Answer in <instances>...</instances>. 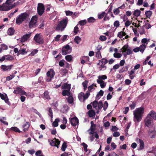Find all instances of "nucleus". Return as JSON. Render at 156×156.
I'll return each instance as SVG.
<instances>
[{
    "instance_id": "nucleus-1",
    "label": "nucleus",
    "mask_w": 156,
    "mask_h": 156,
    "mask_svg": "<svg viewBox=\"0 0 156 156\" xmlns=\"http://www.w3.org/2000/svg\"><path fill=\"white\" fill-rule=\"evenodd\" d=\"M144 108L140 107L136 109L135 111L134 112V120L135 122H139L141 119L143 115L144 112Z\"/></svg>"
},
{
    "instance_id": "nucleus-2",
    "label": "nucleus",
    "mask_w": 156,
    "mask_h": 156,
    "mask_svg": "<svg viewBox=\"0 0 156 156\" xmlns=\"http://www.w3.org/2000/svg\"><path fill=\"white\" fill-rule=\"evenodd\" d=\"M68 23L67 19H64L59 22L55 30L57 31H62L66 27Z\"/></svg>"
},
{
    "instance_id": "nucleus-3",
    "label": "nucleus",
    "mask_w": 156,
    "mask_h": 156,
    "mask_svg": "<svg viewBox=\"0 0 156 156\" xmlns=\"http://www.w3.org/2000/svg\"><path fill=\"white\" fill-rule=\"evenodd\" d=\"M72 51V47H70L69 45L67 44L62 47V55H65L71 53Z\"/></svg>"
},
{
    "instance_id": "nucleus-4",
    "label": "nucleus",
    "mask_w": 156,
    "mask_h": 156,
    "mask_svg": "<svg viewBox=\"0 0 156 156\" xmlns=\"http://www.w3.org/2000/svg\"><path fill=\"white\" fill-rule=\"evenodd\" d=\"M34 39L35 41L40 44L44 43V40L42 36L40 34H37L34 36Z\"/></svg>"
},
{
    "instance_id": "nucleus-5",
    "label": "nucleus",
    "mask_w": 156,
    "mask_h": 156,
    "mask_svg": "<svg viewBox=\"0 0 156 156\" xmlns=\"http://www.w3.org/2000/svg\"><path fill=\"white\" fill-rule=\"evenodd\" d=\"M45 8L44 5L41 3L38 4L37 11L38 14L40 16H41L44 12Z\"/></svg>"
},
{
    "instance_id": "nucleus-6",
    "label": "nucleus",
    "mask_w": 156,
    "mask_h": 156,
    "mask_svg": "<svg viewBox=\"0 0 156 156\" xmlns=\"http://www.w3.org/2000/svg\"><path fill=\"white\" fill-rule=\"evenodd\" d=\"M120 52L122 53L127 52L128 55H130L132 53V51L131 49L129 48V47L127 44H126L123 46L121 49Z\"/></svg>"
},
{
    "instance_id": "nucleus-7",
    "label": "nucleus",
    "mask_w": 156,
    "mask_h": 156,
    "mask_svg": "<svg viewBox=\"0 0 156 156\" xmlns=\"http://www.w3.org/2000/svg\"><path fill=\"white\" fill-rule=\"evenodd\" d=\"M46 75L47 77H48V78L47 79L46 81L50 82L54 77L55 75V72L52 69H51L49 71L47 72Z\"/></svg>"
},
{
    "instance_id": "nucleus-8",
    "label": "nucleus",
    "mask_w": 156,
    "mask_h": 156,
    "mask_svg": "<svg viewBox=\"0 0 156 156\" xmlns=\"http://www.w3.org/2000/svg\"><path fill=\"white\" fill-rule=\"evenodd\" d=\"M37 20V16H33L29 23V27L31 28L34 27L36 24Z\"/></svg>"
},
{
    "instance_id": "nucleus-9",
    "label": "nucleus",
    "mask_w": 156,
    "mask_h": 156,
    "mask_svg": "<svg viewBox=\"0 0 156 156\" xmlns=\"http://www.w3.org/2000/svg\"><path fill=\"white\" fill-rule=\"evenodd\" d=\"M54 140H51V142L50 143V145L52 146H55L57 147V148H58V146L60 143V141L58 139H56L55 137L54 138Z\"/></svg>"
},
{
    "instance_id": "nucleus-10",
    "label": "nucleus",
    "mask_w": 156,
    "mask_h": 156,
    "mask_svg": "<svg viewBox=\"0 0 156 156\" xmlns=\"http://www.w3.org/2000/svg\"><path fill=\"white\" fill-rule=\"evenodd\" d=\"M13 66V65H11L8 66L2 65L1 66V69L3 71H9L11 70Z\"/></svg>"
},
{
    "instance_id": "nucleus-11",
    "label": "nucleus",
    "mask_w": 156,
    "mask_h": 156,
    "mask_svg": "<svg viewBox=\"0 0 156 156\" xmlns=\"http://www.w3.org/2000/svg\"><path fill=\"white\" fill-rule=\"evenodd\" d=\"M70 123L72 126H75L79 123L78 119L76 117L72 118L70 119Z\"/></svg>"
},
{
    "instance_id": "nucleus-12",
    "label": "nucleus",
    "mask_w": 156,
    "mask_h": 156,
    "mask_svg": "<svg viewBox=\"0 0 156 156\" xmlns=\"http://www.w3.org/2000/svg\"><path fill=\"white\" fill-rule=\"evenodd\" d=\"M31 33L29 34H26L23 35L21 38L20 41L21 42H24L27 41L30 37Z\"/></svg>"
},
{
    "instance_id": "nucleus-13",
    "label": "nucleus",
    "mask_w": 156,
    "mask_h": 156,
    "mask_svg": "<svg viewBox=\"0 0 156 156\" xmlns=\"http://www.w3.org/2000/svg\"><path fill=\"white\" fill-rule=\"evenodd\" d=\"M147 116L148 118L156 120V113L154 111H151L147 115Z\"/></svg>"
},
{
    "instance_id": "nucleus-14",
    "label": "nucleus",
    "mask_w": 156,
    "mask_h": 156,
    "mask_svg": "<svg viewBox=\"0 0 156 156\" xmlns=\"http://www.w3.org/2000/svg\"><path fill=\"white\" fill-rule=\"evenodd\" d=\"M144 122L146 126L148 127L149 126L151 125V124L153 122V120L150 118H148L147 116L146 118L145 119Z\"/></svg>"
},
{
    "instance_id": "nucleus-15",
    "label": "nucleus",
    "mask_w": 156,
    "mask_h": 156,
    "mask_svg": "<svg viewBox=\"0 0 156 156\" xmlns=\"http://www.w3.org/2000/svg\"><path fill=\"white\" fill-rule=\"evenodd\" d=\"M11 4L6 3L2 4L3 9H2V11H7L11 9L10 5Z\"/></svg>"
},
{
    "instance_id": "nucleus-16",
    "label": "nucleus",
    "mask_w": 156,
    "mask_h": 156,
    "mask_svg": "<svg viewBox=\"0 0 156 156\" xmlns=\"http://www.w3.org/2000/svg\"><path fill=\"white\" fill-rule=\"evenodd\" d=\"M24 21L22 18V16H21V14L19 15L18 17L16 18V24L18 25L21 24L22 23V22Z\"/></svg>"
},
{
    "instance_id": "nucleus-17",
    "label": "nucleus",
    "mask_w": 156,
    "mask_h": 156,
    "mask_svg": "<svg viewBox=\"0 0 156 156\" xmlns=\"http://www.w3.org/2000/svg\"><path fill=\"white\" fill-rule=\"evenodd\" d=\"M71 84H68L67 83H66L63 84V85L62 86L61 88L62 89L66 90H70L71 89Z\"/></svg>"
},
{
    "instance_id": "nucleus-18",
    "label": "nucleus",
    "mask_w": 156,
    "mask_h": 156,
    "mask_svg": "<svg viewBox=\"0 0 156 156\" xmlns=\"http://www.w3.org/2000/svg\"><path fill=\"white\" fill-rule=\"evenodd\" d=\"M138 140V142L140 143L139 148V150H141L144 149V143L143 140L140 139H137Z\"/></svg>"
},
{
    "instance_id": "nucleus-19",
    "label": "nucleus",
    "mask_w": 156,
    "mask_h": 156,
    "mask_svg": "<svg viewBox=\"0 0 156 156\" xmlns=\"http://www.w3.org/2000/svg\"><path fill=\"white\" fill-rule=\"evenodd\" d=\"M15 30L13 27L9 28L7 30V33L8 35L12 36L14 34Z\"/></svg>"
},
{
    "instance_id": "nucleus-20",
    "label": "nucleus",
    "mask_w": 156,
    "mask_h": 156,
    "mask_svg": "<svg viewBox=\"0 0 156 156\" xmlns=\"http://www.w3.org/2000/svg\"><path fill=\"white\" fill-rule=\"evenodd\" d=\"M21 15L24 21L29 19V14L26 12L22 13L21 14Z\"/></svg>"
},
{
    "instance_id": "nucleus-21",
    "label": "nucleus",
    "mask_w": 156,
    "mask_h": 156,
    "mask_svg": "<svg viewBox=\"0 0 156 156\" xmlns=\"http://www.w3.org/2000/svg\"><path fill=\"white\" fill-rule=\"evenodd\" d=\"M62 94L63 96H69L71 95L72 94L70 92V90H64L62 92Z\"/></svg>"
},
{
    "instance_id": "nucleus-22",
    "label": "nucleus",
    "mask_w": 156,
    "mask_h": 156,
    "mask_svg": "<svg viewBox=\"0 0 156 156\" xmlns=\"http://www.w3.org/2000/svg\"><path fill=\"white\" fill-rule=\"evenodd\" d=\"M107 78V76L106 75H102L98 76V79L97 80V81H103V80H105Z\"/></svg>"
},
{
    "instance_id": "nucleus-23",
    "label": "nucleus",
    "mask_w": 156,
    "mask_h": 156,
    "mask_svg": "<svg viewBox=\"0 0 156 156\" xmlns=\"http://www.w3.org/2000/svg\"><path fill=\"white\" fill-rule=\"evenodd\" d=\"M30 126V124L29 122H27L26 124H24L23 126V131L24 132H26L28 130V128Z\"/></svg>"
},
{
    "instance_id": "nucleus-24",
    "label": "nucleus",
    "mask_w": 156,
    "mask_h": 156,
    "mask_svg": "<svg viewBox=\"0 0 156 156\" xmlns=\"http://www.w3.org/2000/svg\"><path fill=\"white\" fill-rule=\"evenodd\" d=\"M108 62V61L107 59L106 58H104L99 60V62L97 64V65H99L100 64V63H101V64L105 65Z\"/></svg>"
},
{
    "instance_id": "nucleus-25",
    "label": "nucleus",
    "mask_w": 156,
    "mask_h": 156,
    "mask_svg": "<svg viewBox=\"0 0 156 156\" xmlns=\"http://www.w3.org/2000/svg\"><path fill=\"white\" fill-rule=\"evenodd\" d=\"M97 82L98 84H100V86L101 88H104L106 85V82L104 81L98 80V82Z\"/></svg>"
},
{
    "instance_id": "nucleus-26",
    "label": "nucleus",
    "mask_w": 156,
    "mask_h": 156,
    "mask_svg": "<svg viewBox=\"0 0 156 156\" xmlns=\"http://www.w3.org/2000/svg\"><path fill=\"white\" fill-rule=\"evenodd\" d=\"M91 126L90 129L92 132H94L96 129V125L94 124V122L93 121L90 122Z\"/></svg>"
},
{
    "instance_id": "nucleus-27",
    "label": "nucleus",
    "mask_w": 156,
    "mask_h": 156,
    "mask_svg": "<svg viewBox=\"0 0 156 156\" xmlns=\"http://www.w3.org/2000/svg\"><path fill=\"white\" fill-rule=\"evenodd\" d=\"M88 115L90 117H91L95 116V112L94 110H90L88 112Z\"/></svg>"
},
{
    "instance_id": "nucleus-28",
    "label": "nucleus",
    "mask_w": 156,
    "mask_h": 156,
    "mask_svg": "<svg viewBox=\"0 0 156 156\" xmlns=\"http://www.w3.org/2000/svg\"><path fill=\"white\" fill-rule=\"evenodd\" d=\"M67 101L69 104H72L73 103L74 99L72 94L69 96L67 98Z\"/></svg>"
},
{
    "instance_id": "nucleus-29",
    "label": "nucleus",
    "mask_w": 156,
    "mask_h": 156,
    "mask_svg": "<svg viewBox=\"0 0 156 156\" xmlns=\"http://www.w3.org/2000/svg\"><path fill=\"white\" fill-rule=\"evenodd\" d=\"M43 95L44 98V99L48 100L50 99V97L49 94V92L48 91H45L43 94Z\"/></svg>"
},
{
    "instance_id": "nucleus-30",
    "label": "nucleus",
    "mask_w": 156,
    "mask_h": 156,
    "mask_svg": "<svg viewBox=\"0 0 156 156\" xmlns=\"http://www.w3.org/2000/svg\"><path fill=\"white\" fill-rule=\"evenodd\" d=\"M83 96H84V93L81 92L78 94V98L80 101L84 102L83 101Z\"/></svg>"
},
{
    "instance_id": "nucleus-31",
    "label": "nucleus",
    "mask_w": 156,
    "mask_h": 156,
    "mask_svg": "<svg viewBox=\"0 0 156 156\" xmlns=\"http://www.w3.org/2000/svg\"><path fill=\"white\" fill-rule=\"evenodd\" d=\"M105 12H103L101 13H99L98 15V18L99 20L102 19L105 15Z\"/></svg>"
},
{
    "instance_id": "nucleus-32",
    "label": "nucleus",
    "mask_w": 156,
    "mask_h": 156,
    "mask_svg": "<svg viewBox=\"0 0 156 156\" xmlns=\"http://www.w3.org/2000/svg\"><path fill=\"white\" fill-rule=\"evenodd\" d=\"M146 45L144 44H142L140 45V47H139L140 48V51L143 53L145 49L146 48Z\"/></svg>"
},
{
    "instance_id": "nucleus-33",
    "label": "nucleus",
    "mask_w": 156,
    "mask_h": 156,
    "mask_svg": "<svg viewBox=\"0 0 156 156\" xmlns=\"http://www.w3.org/2000/svg\"><path fill=\"white\" fill-rule=\"evenodd\" d=\"M27 52L26 51V49L23 48L19 50L17 53V55H19L20 54L23 55L27 54Z\"/></svg>"
},
{
    "instance_id": "nucleus-34",
    "label": "nucleus",
    "mask_w": 156,
    "mask_h": 156,
    "mask_svg": "<svg viewBox=\"0 0 156 156\" xmlns=\"http://www.w3.org/2000/svg\"><path fill=\"white\" fill-rule=\"evenodd\" d=\"M140 13L141 12L140 10L136 9L134 11L133 14L135 16L138 17L140 15Z\"/></svg>"
},
{
    "instance_id": "nucleus-35",
    "label": "nucleus",
    "mask_w": 156,
    "mask_h": 156,
    "mask_svg": "<svg viewBox=\"0 0 156 156\" xmlns=\"http://www.w3.org/2000/svg\"><path fill=\"white\" fill-rule=\"evenodd\" d=\"M90 94V92L88 91H87L85 94H84V96H83V101L84 102L85 101V100L87 99V98H88V97L89 96Z\"/></svg>"
},
{
    "instance_id": "nucleus-36",
    "label": "nucleus",
    "mask_w": 156,
    "mask_h": 156,
    "mask_svg": "<svg viewBox=\"0 0 156 156\" xmlns=\"http://www.w3.org/2000/svg\"><path fill=\"white\" fill-rule=\"evenodd\" d=\"M152 13V12L151 11H146L145 12V14L147 18H150L151 16Z\"/></svg>"
},
{
    "instance_id": "nucleus-37",
    "label": "nucleus",
    "mask_w": 156,
    "mask_h": 156,
    "mask_svg": "<svg viewBox=\"0 0 156 156\" xmlns=\"http://www.w3.org/2000/svg\"><path fill=\"white\" fill-rule=\"evenodd\" d=\"M99 70L100 71H104L106 69L107 66H105V65L101 64L100 65V67H99Z\"/></svg>"
},
{
    "instance_id": "nucleus-38",
    "label": "nucleus",
    "mask_w": 156,
    "mask_h": 156,
    "mask_svg": "<svg viewBox=\"0 0 156 156\" xmlns=\"http://www.w3.org/2000/svg\"><path fill=\"white\" fill-rule=\"evenodd\" d=\"M87 22L89 23H94L96 21V19L93 17H90L87 19Z\"/></svg>"
},
{
    "instance_id": "nucleus-39",
    "label": "nucleus",
    "mask_w": 156,
    "mask_h": 156,
    "mask_svg": "<svg viewBox=\"0 0 156 156\" xmlns=\"http://www.w3.org/2000/svg\"><path fill=\"white\" fill-rule=\"evenodd\" d=\"M128 67L127 66H124L122 69L119 70V73H123L128 70Z\"/></svg>"
},
{
    "instance_id": "nucleus-40",
    "label": "nucleus",
    "mask_w": 156,
    "mask_h": 156,
    "mask_svg": "<svg viewBox=\"0 0 156 156\" xmlns=\"http://www.w3.org/2000/svg\"><path fill=\"white\" fill-rule=\"evenodd\" d=\"M74 41L75 42L78 44L80 42L81 38L78 36H76L74 39Z\"/></svg>"
},
{
    "instance_id": "nucleus-41",
    "label": "nucleus",
    "mask_w": 156,
    "mask_h": 156,
    "mask_svg": "<svg viewBox=\"0 0 156 156\" xmlns=\"http://www.w3.org/2000/svg\"><path fill=\"white\" fill-rule=\"evenodd\" d=\"M59 121V119H55V121H54L53 123V126L55 127H57L58 126V122Z\"/></svg>"
},
{
    "instance_id": "nucleus-42",
    "label": "nucleus",
    "mask_w": 156,
    "mask_h": 156,
    "mask_svg": "<svg viewBox=\"0 0 156 156\" xmlns=\"http://www.w3.org/2000/svg\"><path fill=\"white\" fill-rule=\"evenodd\" d=\"M67 143L64 142L63 143L62 145V146L61 150L63 151H65L66 148L67 147Z\"/></svg>"
},
{
    "instance_id": "nucleus-43",
    "label": "nucleus",
    "mask_w": 156,
    "mask_h": 156,
    "mask_svg": "<svg viewBox=\"0 0 156 156\" xmlns=\"http://www.w3.org/2000/svg\"><path fill=\"white\" fill-rule=\"evenodd\" d=\"M48 115L51 117V119L53 118V112L52 111L51 108H48Z\"/></svg>"
},
{
    "instance_id": "nucleus-44",
    "label": "nucleus",
    "mask_w": 156,
    "mask_h": 156,
    "mask_svg": "<svg viewBox=\"0 0 156 156\" xmlns=\"http://www.w3.org/2000/svg\"><path fill=\"white\" fill-rule=\"evenodd\" d=\"M87 21L86 20H81L78 23L80 25V26H84V25H85L87 23Z\"/></svg>"
},
{
    "instance_id": "nucleus-45",
    "label": "nucleus",
    "mask_w": 156,
    "mask_h": 156,
    "mask_svg": "<svg viewBox=\"0 0 156 156\" xmlns=\"http://www.w3.org/2000/svg\"><path fill=\"white\" fill-rule=\"evenodd\" d=\"M72 56L71 55H67L65 57V58L66 60L69 62H71L72 59Z\"/></svg>"
},
{
    "instance_id": "nucleus-46",
    "label": "nucleus",
    "mask_w": 156,
    "mask_h": 156,
    "mask_svg": "<svg viewBox=\"0 0 156 156\" xmlns=\"http://www.w3.org/2000/svg\"><path fill=\"white\" fill-rule=\"evenodd\" d=\"M11 129L16 132H18L20 133L21 132L20 130L19 129L16 127H12L11 128Z\"/></svg>"
},
{
    "instance_id": "nucleus-47",
    "label": "nucleus",
    "mask_w": 156,
    "mask_h": 156,
    "mask_svg": "<svg viewBox=\"0 0 156 156\" xmlns=\"http://www.w3.org/2000/svg\"><path fill=\"white\" fill-rule=\"evenodd\" d=\"M122 56V54L119 53H115L113 54L114 57L116 58H119Z\"/></svg>"
},
{
    "instance_id": "nucleus-48",
    "label": "nucleus",
    "mask_w": 156,
    "mask_h": 156,
    "mask_svg": "<svg viewBox=\"0 0 156 156\" xmlns=\"http://www.w3.org/2000/svg\"><path fill=\"white\" fill-rule=\"evenodd\" d=\"M5 59L9 60V61H12L14 59L13 57L11 55H5Z\"/></svg>"
},
{
    "instance_id": "nucleus-49",
    "label": "nucleus",
    "mask_w": 156,
    "mask_h": 156,
    "mask_svg": "<svg viewBox=\"0 0 156 156\" xmlns=\"http://www.w3.org/2000/svg\"><path fill=\"white\" fill-rule=\"evenodd\" d=\"M150 135L151 136V138H154L156 134V131L155 129H154L151 131H150Z\"/></svg>"
},
{
    "instance_id": "nucleus-50",
    "label": "nucleus",
    "mask_w": 156,
    "mask_h": 156,
    "mask_svg": "<svg viewBox=\"0 0 156 156\" xmlns=\"http://www.w3.org/2000/svg\"><path fill=\"white\" fill-rule=\"evenodd\" d=\"M91 104H92L93 107L94 108H95L97 106L98 102L97 101L95 100L93 102H91Z\"/></svg>"
},
{
    "instance_id": "nucleus-51",
    "label": "nucleus",
    "mask_w": 156,
    "mask_h": 156,
    "mask_svg": "<svg viewBox=\"0 0 156 156\" xmlns=\"http://www.w3.org/2000/svg\"><path fill=\"white\" fill-rule=\"evenodd\" d=\"M136 106V104L134 102H133L132 104L129 105V107L131 110L134 109Z\"/></svg>"
},
{
    "instance_id": "nucleus-52",
    "label": "nucleus",
    "mask_w": 156,
    "mask_h": 156,
    "mask_svg": "<svg viewBox=\"0 0 156 156\" xmlns=\"http://www.w3.org/2000/svg\"><path fill=\"white\" fill-rule=\"evenodd\" d=\"M1 48L2 50H7L8 48V47L7 45L4 44H2L1 45Z\"/></svg>"
},
{
    "instance_id": "nucleus-53",
    "label": "nucleus",
    "mask_w": 156,
    "mask_h": 156,
    "mask_svg": "<svg viewBox=\"0 0 156 156\" xmlns=\"http://www.w3.org/2000/svg\"><path fill=\"white\" fill-rule=\"evenodd\" d=\"M82 145L84 148V150L85 152H87V147H88L87 145L84 143H83L82 144Z\"/></svg>"
},
{
    "instance_id": "nucleus-54",
    "label": "nucleus",
    "mask_w": 156,
    "mask_h": 156,
    "mask_svg": "<svg viewBox=\"0 0 156 156\" xmlns=\"http://www.w3.org/2000/svg\"><path fill=\"white\" fill-rule=\"evenodd\" d=\"M108 103L107 101H105L104 102V104L103 109L104 111H105L108 106Z\"/></svg>"
},
{
    "instance_id": "nucleus-55",
    "label": "nucleus",
    "mask_w": 156,
    "mask_h": 156,
    "mask_svg": "<svg viewBox=\"0 0 156 156\" xmlns=\"http://www.w3.org/2000/svg\"><path fill=\"white\" fill-rule=\"evenodd\" d=\"M78 24L74 28V32L75 34H76L79 31V28L78 27Z\"/></svg>"
},
{
    "instance_id": "nucleus-56",
    "label": "nucleus",
    "mask_w": 156,
    "mask_h": 156,
    "mask_svg": "<svg viewBox=\"0 0 156 156\" xmlns=\"http://www.w3.org/2000/svg\"><path fill=\"white\" fill-rule=\"evenodd\" d=\"M96 57L98 58H100L101 57V55L100 51H98L96 52Z\"/></svg>"
},
{
    "instance_id": "nucleus-57",
    "label": "nucleus",
    "mask_w": 156,
    "mask_h": 156,
    "mask_svg": "<svg viewBox=\"0 0 156 156\" xmlns=\"http://www.w3.org/2000/svg\"><path fill=\"white\" fill-rule=\"evenodd\" d=\"M15 76L14 74H12L10 76L7 77L6 80L7 81H9L13 78Z\"/></svg>"
},
{
    "instance_id": "nucleus-58",
    "label": "nucleus",
    "mask_w": 156,
    "mask_h": 156,
    "mask_svg": "<svg viewBox=\"0 0 156 156\" xmlns=\"http://www.w3.org/2000/svg\"><path fill=\"white\" fill-rule=\"evenodd\" d=\"M120 12V10L118 8L115 9L113 10V13L115 15H118Z\"/></svg>"
},
{
    "instance_id": "nucleus-59",
    "label": "nucleus",
    "mask_w": 156,
    "mask_h": 156,
    "mask_svg": "<svg viewBox=\"0 0 156 156\" xmlns=\"http://www.w3.org/2000/svg\"><path fill=\"white\" fill-rule=\"evenodd\" d=\"M98 105V109L101 108L103 105L101 101H99Z\"/></svg>"
},
{
    "instance_id": "nucleus-60",
    "label": "nucleus",
    "mask_w": 156,
    "mask_h": 156,
    "mask_svg": "<svg viewBox=\"0 0 156 156\" xmlns=\"http://www.w3.org/2000/svg\"><path fill=\"white\" fill-rule=\"evenodd\" d=\"M144 27L147 29H149L151 28V26L150 24H149L148 23H145V24L144 26Z\"/></svg>"
},
{
    "instance_id": "nucleus-61",
    "label": "nucleus",
    "mask_w": 156,
    "mask_h": 156,
    "mask_svg": "<svg viewBox=\"0 0 156 156\" xmlns=\"http://www.w3.org/2000/svg\"><path fill=\"white\" fill-rule=\"evenodd\" d=\"M119 22L118 20L115 21L114 23V26L116 27H119Z\"/></svg>"
},
{
    "instance_id": "nucleus-62",
    "label": "nucleus",
    "mask_w": 156,
    "mask_h": 156,
    "mask_svg": "<svg viewBox=\"0 0 156 156\" xmlns=\"http://www.w3.org/2000/svg\"><path fill=\"white\" fill-rule=\"evenodd\" d=\"M88 83V81L87 80H85L82 83L83 87L85 88H87Z\"/></svg>"
},
{
    "instance_id": "nucleus-63",
    "label": "nucleus",
    "mask_w": 156,
    "mask_h": 156,
    "mask_svg": "<svg viewBox=\"0 0 156 156\" xmlns=\"http://www.w3.org/2000/svg\"><path fill=\"white\" fill-rule=\"evenodd\" d=\"M65 12L66 13V16H71L73 14V12L69 10L65 11Z\"/></svg>"
},
{
    "instance_id": "nucleus-64",
    "label": "nucleus",
    "mask_w": 156,
    "mask_h": 156,
    "mask_svg": "<svg viewBox=\"0 0 156 156\" xmlns=\"http://www.w3.org/2000/svg\"><path fill=\"white\" fill-rule=\"evenodd\" d=\"M88 91L89 92V91L91 92L94 90L95 88H94L91 85L88 87Z\"/></svg>"
}]
</instances>
